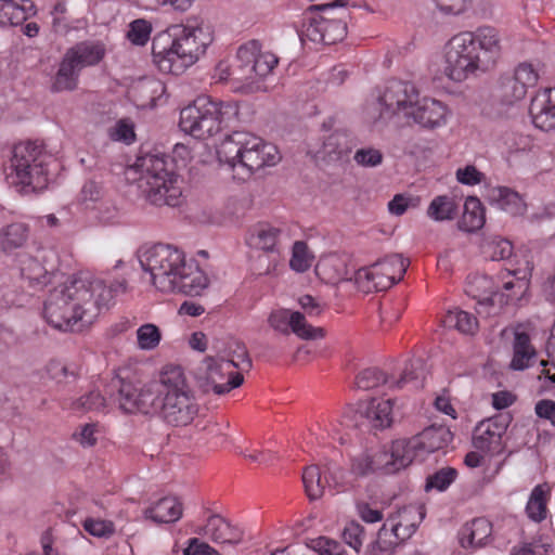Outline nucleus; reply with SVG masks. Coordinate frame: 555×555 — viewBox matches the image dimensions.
I'll list each match as a JSON object with an SVG mask.
<instances>
[{
    "instance_id": "obj_21",
    "label": "nucleus",
    "mask_w": 555,
    "mask_h": 555,
    "mask_svg": "<svg viewBox=\"0 0 555 555\" xmlns=\"http://www.w3.org/2000/svg\"><path fill=\"white\" fill-rule=\"evenodd\" d=\"M281 234V229L267 222H259L248 229L245 243L251 249L280 257L283 250Z\"/></svg>"
},
{
    "instance_id": "obj_39",
    "label": "nucleus",
    "mask_w": 555,
    "mask_h": 555,
    "mask_svg": "<svg viewBox=\"0 0 555 555\" xmlns=\"http://www.w3.org/2000/svg\"><path fill=\"white\" fill-rule=\"evenodd\" d=\"M21 274L29 282L33 287L42 288L51 282V274L36 258L22 255L20 256Z\"/></svg>"
},
{
    "instance_id": "obj_11",
    "label": "nucleus",
    "mask_w": 555,
    "mask_h": 555,
    "mask_svg": "<svg viewBox=\"0 0 555 555\" xmlns=\"http://www.w3.org/2000/svg\"><path fill=\"white\" fill-rule=\"evenodd\" d=\"M199 411L198 400L182 374L171 376L159 417L168 425L185 427L196 420Z\"/></svg>"
},
{
    "instance_id": "obj_37",
    "label": "nucleus",
    "mask_w": 555,
    "mask_h": 555,
    "mask_svg": "<svg viewBox=\"0 0 555 555\" xmlns=\"http://www.w3.org/2000/svg\"><path fill=\"white\" fill-rule=\"evenodd\" d=\"M145 515L155 522H175L182 516V504L177 498L166 496L147 508Z\"/></svg>"
},
{
    "instance_id": "obj_58",
    "label": "nucleus",
    "mask_w": 555,
    "mask_h": 555,
    "mask_svg": "<svg viewBox=\"0 0 555 555\" xmlns=\"http://www.w3.org/2000/svg\"><path fill=\"white\" fill-rule=\"evenodd\" d=\"M514 79H516L526 89L534 87L539 79L538 72L529 63L519 64L514 72Z\"/></svg>"
},
{
    "instance_id": "obj_13",
    "label": "nucleus",
    "mask_w": 555,
    "mask_h": 555,
    "mask_svg": "<svg viewBox=\"0 0 555 555\" xmlns=\"http://www.w3.org/2000/svg\"><path fill=\"white\" fill-rule=\"evenodd\" d=\"M409 267V260L401 255L386 256L370 267L354 271V283L364 293L383 292L399 282Z\"/></svg>"
},
{
    "instance_id": "obj_41",
    "label": "nucleus",
    "mask_w": 555,
    "mask_h": 555,
    "mask_svg": "<svg viewBox=\"0 0 555 555\" xmlns=\"http://www.w3.org/2000/svg\"><path fill=\"white\" fill-rule=\"evenodd\" d=\"M79 73L80 69L77 67V65L66 54H64L59 69L54 76L52 90L61 92L76 89L78 85Z\"/></svg>"
},
{
    "instance_id": "obj_51",
    "label": "nucleus",
    "mask_w": 555,
    "mask_h": 555,
    "mask_svg": "<svg viewBox=\"0 0 555 555\" xmlns=\"http://www.w3.org/2000/svg\"><path fill=\"white\" fill-rule=\"evenodd\" d=\"M83 529L95 538L108 539L115 533V525L111 520L88 517L82 522Z\"/></svg>"
},
{
    "instance_id": "obj_42",
    "label": "nucleus",
    "mask_w": 555,
    "mask_h": 555,
    "mask_svg": "<svg viewBox=\"0 0 555 555\" xmlns=\"http://www.w3.org/2000/svg\"><path fill=\"white\" fill-rule=\"evenodd\" d=\"M47 377L56 385L74 383L79 377V367L74 363H66L59 359L50 360L46 365Z\"/></svg>"
},
{
    "instance_id": "obj_38",
    "label": "nucleus",
    "mask_w": 555,
    "mask_h": 555,
    "mask_svg": "<svg viewBox=\"0 0 555 555\" xmlns=\"http://www.w3.org/2000/svg\"><path fill=\"white\" fill-rule=\"evenodd\" d=\"M513 351L511 367L517 371L528 369L537 354L531 344L530 336L525 332L515 333Z\"/></svg>"
},
{
    "instance_id": "obj_24",
    "label": "nucleus",
    "mask_w": 555,
    "mask_h": 555,
    "mask_svg": "<svg viewBox=\"0 0 555 555\" xmlns=\"http://www.w3.org/2000/svg\"><path fill=\"white\" fill-rule=\"evenodd\" d=\"M317 275L328 284L354 280V271L349 268L347 256L331 254L320 258L315 266Z\"/></svg>"
},
{
    "instance_id": "obj_23",
    "label": "nucleus",
    "mask_w": 555,
    "mask_h": 555,
    "mask_svg": "<svg viewBox=\"0 0 555 555\" xmlns=\"http://www.w3.org/2000/svg\"><path fill=\"white\" fill-rule=\"evenodd\" d=\"M388 451L370 448L351 457L350 474L354 477H366L378 472L387 474Z\"/></svg>"
},
{
    "instance_id": "obj_6",
    "label": "nucleus",
    "mask_w": 555,
    "mask_h": 555,
    "mask_svg": "<svg viewBox=\"0 0 555 555\" xmlns=\"http://www.w3.org/2000/svg\"><path fill=\"white\" fill-rule=\"evenodd\" d=\"M52 156L42 143L25 141L15 144L7 166V180L18 192L36 193L48 188Z\"/></svg>"
},
{
    "instance_id": "obj_35",
    "label": "nucleus",
    "mask_w": 555,
    "mask_h": 555,
    "mask_svg": "<svg viewBox=\"0 0 555 555\" xmlns=\"http://www.w3.org/2000/svg\"><path fill=\"white\" fill-rule=\"evenodd\" d=\"M208 376L212 383V390L217 395L228 393L232 389L240 387L244 382V376L240 371L231 369L230 375L227 370L221 369L220 357L215 365H209Z\"/></svg>"
},
{
    "instance_id": "obj_8",
    "label": "nucleus",
    "mask_w": 555,
    "mask_h": 555,
    "mask_svg": "<svg viewBox=\"0 0 555 555\" xmlns=\"http://www.w3.org/2000/svg\"><path fill=\"white\" fill-rule=\"evenodd\" d=\"M139 188L146 199L156 206L176 207L181 203V179L166 166L164 158L149 156L143 159Z\"/></svg>"
},
{
    "instance_id": "obj_5",
    "label": "nucleus",
    "mask_w": 555,
    "mask_h": 555,
    "mask_svg": "<svg viewBox=\"0 0 555 555\" xmlns=\"http://www.w3.org/2000/svg\"><path fill=\"white\" fill-rule=\"evenodd\" d=\"M218 159L232 170L233 179L245 181L251 175L281 160L278 147L249 132L235 131L217 150Z\"/></svg>"
},
{
    "instance_id": "obj_16",
    "label": "nucleus",
    "mask_w": 555,
    "mask_h": 555,
    "mask_svg": "<svg viewBox=\"0 0 555 555\" xmlns=\"http://www.w3.org/2000/svg\"><path fill=\"white\" fill-rule=\"evenodd\" d=\"M393 402L391 399L372 398L360 401L356 411L344 415V425L359 427L366 424L374 429H384L392 424Z\"/></svg>"
},
{
    "instance_id": "obj_15",
    "label": "nucleus",
    "mask_w": 555,
    "mask_h": 555,
    "mask_svg": "<svg viewBox=\"0 0 555 555\" xmlns=\"http://www.w3.org/2000/svg\"><path fill=\"white\" fill-rule=\"evenodd\" d=\"M78 204L89 218L101 223L113 222L118 217V206L113 195L101 183L87 181L79 194Z\"/></svg>"
},
{
    "instance_id": "obj_63",
    "label": "nucleus",
    "mask_w": 555,
    "mask_h": 555,
    "mask_svg": "<svg viewBox=\"0 0 555 555\" xmlns=\"http://www.w3.org/2000/svg\"><path fill=\"white\" fill-rule=\"evenodd\" d=\"M313 547L320 553V555H344L345 553L340 543L325 537L317 539Z\"/></svg>"
},
{
    "instance_id": "obj_61",
    "label": "nucleus",
    "mask_w": 555,
    "mask_h": 555,
    "mask_svg": "<svg viewBox=\"0 0 555 555\" xmlns=\"http://www.w3.org/2000/svg\"><path fill=\"white\" fill-rule=\"evenodd\" d=\"M145 9H155L158 7L169 5L178 12L188 11L195 0H140Z\"/></svg>"
},
{
    "instance_id": "obj_33",
    "label": "nucleus",
    "mask_w": 555,
    "mask_h": 555,
    "mask_svg": "<svg viewBox=\"0 0 555 555\" xmlns=\"http://www.w3.org/2000/svg\"><path fill=\"white\" fill-rule=\"evenodd\" d=\"M552 489L548 483L537 485L526 504V515L534 522H541L546 519L548 514V502L551 500Z\"/></svg>"
},
{
    "instance_id": "obj_62",
    "label": "nucleus",
    "mask_w": 555,
    "mask_h": 555,
    "mask_svg": "<svg viewBox=\"0 0 555 555\" xmlns=\"http://www.w3.org/2000/svg\"><path fill=\"white\" fill-rule=\"evenodd\" d=\"M98 425L86 424L76 430L73 435L74 439L82 447H93L96 443Z\"/></svg>"
},
{
    "instance_id": "obj_55",
    "label": "nucleus",
    "mask_w": 555,
    "mask_h": 555,
    "mask_svg": "<svg viewBox=\"0 0 555 555\" xmlns=\"http://www.w3.org/2000/svg\"><path fill=\"white\" fill-rule=\"evenodd\" d=\"M457 472L452 467H444L429 476L426 481V489L446 490L456 478Z\"/></svg>"
},
{
    "instance_id": "obj_54",
    "label": "nucleus",
    "mask_w": 555,
    "mask_h": 555,
    "mask_svg": "<svg viewBox=\"0 0 555 555\" xmlns=\"http://www.w3.org/2000/svg\"><path fill=\"white\" fill-rule=\"evenodd\" d=\"M528 89L521 86L514 77L507 78L502 82L501 95L506 104H513L522 100Z\"/></svg>"
},
{
    "instance_id": "obj_36",
    "label": "nucleus",
    "mask_w": 555,
    "mask_h": 555,
    "mask_svg": "<svg viewBox=\"0 0 555 555\" xmlns=\"http://www.w3.org/2000/svg\"><path fill=\"white\" fill-rule=\"evenodd\" d=\"M451 437V433L443 427H428L414 436V446L418 448L422 457L444 448Z\"/></svg>"
},
{
    "instance_id": "obj_57",
    "label": "nucleus",
    "mask_w": 555,
    "mask_h": 555,
    "mask_svg": "<svg viewBox=\"0 0 555 555\" xmlns=\"http://www.w3.org/2000/svg\"><path fill=\"white\" fill-rule=\"evenodd\" d=\"M343 539L345 543L359 552L364 540L363 527L354 521L347 524L343 531Z\"/></svg>"
},
{
    "instance_id": "obj_1",
    "label": "nucleus",
    "mask_w": 555,
    "mask_h": 555,
    "mask_svg": "<svg viewBox=\"0 0 555 555\" xmlns=\"http://www.w3.org/2000/svg\"><path fill=\"white\" fill-rule=\"evenodd\" d=\"M126 291L125 280L77 279L54 288L43 307L48 324L61 332H77L91 325L109 309L115 296Z\"/></svg>"
},
{
    "instance_id": "obj_29",
    "label": "nucleus",
    "mask_w": 555,
    "mask_h": 555,
    "mask_svg": "<svg viewBox=\"0 0 555 555\" xmlns=\"http://www.w3.org/2000/svg\"><path fill=\"white\" fill-rule=\"evenodd\" d=\"M199 535L208 537L216 543H236L238 532L221 516L211 515L204 527L195 530Z\"/></svg>"
},
{
    "instance_id": "obj_17",
    "label": "nucleus",
    "mask_w": 555,
    "mask_h": 555,
    "mask_svg": "<svg viewBox=\"0 0 555 555\" xmlns=\"http://www.w3.org/2000/svg\"><path fill=\"white\" fill-rule=\"evenodd\" d=\"M420 361H413L405 365L399 379L388 377L383 371L376 367L365 369L356 377V385L359 389L371 390L378 387L387 389H402L409 385L411 388L422 386Z\"/></svg>"
},
{
    "instance_id": "obj_44",
    "label": "nucleus",
    "mask_w": 555,
    "mask_h": 555,
    "mask_svg": "<svg viewBox=\"0 0 555 555\" xmlns=\"http://www.w3.org/2000/svg\"><path fill=\"white\" fill-rule=\"evenodd\" d=\"M105 408L106 399L96 390H91L70 403H63V409L70 410L76 413L104 411Z\"/></svg>"
},
{
    "instance_id": "obj_27",
    "label": "nucleus",
    "mask_w": 555,
    "mask_h": 555,
    "mask_svg": "<svg viewBox=\"0 0 555 555\" xmlns=\"http://www.w3.org/2000/svg\"><path fill=\"white\" fill-rule=\"evenodd\" d=\"M65 54L81 70L100 63L105 55V47L100 42L82 41L68 49Z\"/></svg>"
},
{
    "instance_id": "obj_19",
    "label": "nucleus",
    "mask_w": 555,
    "mask_h": 555,
    "mask_svg": "<svg viewBox=\"0 0 555 555\" xmlns=\"http://www.w3.org/2000/svg\"><path fill=\"white\" fill-rule=\"evenodd\" d=\"M509 421V416L504 414L481 421L476 426L473 435V446L475 449L492 455L500 454L504 449L502 439L507 430Z\"/></svg>"
},
{
    "instance_id": "obj_46",
    "label": "nucleus",
    "mask_w": 555,
    "mask_h": 555,
    "mask_svg": "<svg viewBox=\"0 0 555 555\" xmlns=\"http://www.w3.org/2000/svg\"><path fill=\"white\" fill-rule=\"evenodd\" d=\"M27 238V228L23 223H11L0 231V249L10 251L24 244Z\"/></svg>"
},
{
    "instance_id": "obj_10",
    "label": "nucleus",
    "mask_w": 555,
    "mask_h": 555,
    "mask_svg": "<svg viewBox=\"0 0 555 555\" xmlns=\"http://www.w3.org/2000/svg\"><path fill=\"white\" fill-rule=\"evenodd\" d=\"M238 65L234 68L235 80L241 85L235 92L253 93L259 91L260 79L272 73L279 63L275 54L269 51H261L257 40H250L242 44L236 53Z\"/></svg>"
},
{
    "instance_id": "obj_9",
    "label": "nucleus",
    "mask_w": 555,
    "mask_h": 555,
    "mask_svg": "<svg viewBox=\"0 0 555 555\" xmlns=\"http://www.w3.org/2000/svg\"><path fill=\"white\" fill-rule=\"evenodd\" d=\"M171 376L164 375L159 380L149 383H133L117 379L114 387L117 395L114 400L125 413H141L144 415H158L162 411Z\"/></svg>"
},
{
    "instance_id": "obj_14",
    "label": "nucleus",
    "mask_w": 555,
    "mask_h": 555,
    "mask_svg": "<svg viewBox=\"0 0 555 555\" xmlns=\"http://www.w3.org/2000/svg\"><path fill=\"white\" fill-rule=\"evenodd\" d=\"M212 40L210 26L199 17L192 16L186 20L180 34L172 40V47H177L184 60L193 65L205 53Z\"/></svg>"
},
{
    "instance_id": "obj_50",
    "label": "nucleus",
    "mask_w": 555,
    "mask_h": 555,
    "mask_svg": "<svg viewBox=\"0 0 555 555\" xmlns=\"http://www.w3.org/2000/svg\"><path fill=\"white\" fill-rule=\"evenodd\" d=\"M152 29L151 22L144 18H137L129 24L127 39L134 46L143 47L149 42Z\"/></svg>"
},
{
    "instance_id": "obj_64",
    "label": "nucleus",
    "mask_w": 555,
    "mask_h": 555,
    "mask_svg": "<svg viewBox=\"0 0 555 555\" xmlns=\"http://www.w3.org/2000/svg\"><path fill=\"white\" fill-rule=\"evenodd\" d=\"M184 555H220L217 550L211 547L206 542L197 538L189 540L188 547L184 550Z\"/></svg>"
},
{
    "instance_id": "obj_47",
    "label": "nucleus",
    "mask_w": 555,
    "mask_h": 555,
    "mask_svg": "<svg viewBox=\"0 0 555 555\" xmlns=\"http://www.w3.org/2000/svg\"><path fill=\"white\" fill-rule=\"evenodd\" d=\"M455 204L453 199L447 195H440L435 197L427 209L429 218L436 221L450 220L455 215Z\"/></svg>"
},
{
    "instance_id": "obj_59",
    "label": "nucleus",
    "mask_w": 555,
    "mask_h": 555,
    "mask_svg": "<svg viewBox=\"0 0 555 555\" xmlns=\"http://www.w3.org/2000/svg\"><path fill=\"white\" fill-rule=\"evenodd\" d=\"M328 480L331 481V489H335L336 491H345L349 487H352V480L348 479L345 470L337 466H328L327 467Z\"/></svg>"
},
{
    "instance_id": "obj_2",
    "label": "nucleus",
    "mask_w": 555,
    "mask_h": 555,
    "mask_svg": "<svg viewBox=\"0 0 555 555\" xmlns=\"http://www.w3.org/2000/svg\"><path fill=\"white\" fill-rule=\"evenodd\" d=\"M139 262L150 275L151 284L163 293L201 295L208 286V276L194 260H186L180 248L155 244L139 250Z\"/></svg>"
},
{
    "instance_id": "obj_7",
    "label": "nucleus",
    "mask_w": 555,
    "mask_h": 555,
    "mask_svg": "<svg viewBox=\"0 0 555 555\" xmlns=\"http://www.w3.org/2000/svg\"><path fill=\"white\" fill-rule=\"evenodd\" d=\"M238 104L235 101H217L198 98L180 112V129L198 140L211 138L229 128L238 118Z\"/></svg>"
},
{
    "instance_id": "obj_40",
    "label": "nucleus",
    "mask_w": 555,
    "mask_h": 555,
    "mask_svg": "<svg viewBox=\"0 0 555 555\" xmlns=\"http://www.w3.org/2000/svg\"><path fill=\"white\" fill-rule=\"evenodd\" d=\"M486 222L485 208L479 198L469 196L464 204V212L459 222L460 229L465 232L480 230Z\"/></svg>"
},
{
    "instance_id": "obj_30",
    "label": "nucleus",
    "mask_w": 555,
    "mask_h": 555,
    "mask_svg": "<svg viewBox=\"0 0 555 555\" xmlns=\"http://www.w3.org/2000/svg\"><path fill=\"white\" fill-rule=\"evenodd\" d=\"M219 357L221 358V369L227 370L230 375L231 369L243 374L248 372L253 365L246 346L237 340L229 341Z\"/></svg>"
},
{
    "instance_id": "obj_32",
    "label": "nucleus",
    "mask_w": 555,
    "mask_h": 555,
    "mask_svg": "<svg viewBox=\"0 0 555 555\" xmlns=\"http://www.w3.org/2000/svg\"><path fill=\"white\" fill-rule=\"evenodd\" d=\"M489 198L499 209L512 216H522L527 210V204L521 195L506 186L493 188Z\"/></svg>"
},
{
    "instance_id": "obj_53",
    "label": "nucleus",
    "mask_w": 555,
    "mask_h": 555,
    "mask_svg": "<svg viewBox=\"0 0 555 555\" xmlns=\"http://www.w3.org/2000/svg\"><path fill=\"white\" fill-rule=\"evenodd\" d=\"M353 160L361 167H377L384 160L380 150L373 146H364L354 152Z\"/></svg>"
},
{
    "instance_id": "obj_56",
    "label": "nucleus",
    "mask_w": 555,
    "mask_h": 555,
    "mask_svg": "<svg viewBox=\"0 0 555 555\" xmlns=\"http://www.w3.org/2000/svg\"><path fill=\"white\" fill-rule=\"evenodd\" d=\"M340 140L341 135L338 133L328 135L322 149L324 158H327L330 162H336L340 160L347 154V151L340 147Z\"/></svg>"
},
{
    "instance_id": "obj_34",
    "label": "nucleus",
    "mask_w": 555,
    "mask_h": 555,
    "mask_svg": "<svg viewBox=\"0 0 555 555\" xmlns=\"http://www.w3.org/2000/svg\"><path fill=\"white\" fill-rule=\"evenodd\" d=\"M165 85L155 78H144L132 89V96L142 107H154L165 94Z\"/></svg>"
},
{
    "instance_id": "obj_3",
    "label": "nucleus",
    "mask_w": 555,
    "mask_h": 555,
    "mask_svg": "<svg viewBox=\"0 0 555 555\" xmlns=\"http://www.w3.org/2000/svg\"><path fill=\"white\" fill-rule=\"evenodd\" d=\"M501 54L498 29L478 27L475 31L454 35L444 47V74L453 81L462 82L478 70L493 66Z\"/></svg>"
},
{
    "instance_id": "obj_60",
    "label": "nucleus",
    "mask_w": 555,
    "mask_h": 555,
    "mask_svg": "<svg viewBox=\"0 0 555 555\" xmlns=\"http://www.w3.org/2000/svg\"><path fill=\"white\" fill-rule=\"evenodd\" d=\"M455 177L462 184L477 185L483 180L485 175L474 165H466L465 167L457 168Z\"/></svg>"
},
{
    "instance_id": "obj_20",
    "label": "nucleus",
    "mask_w": 555,
    "mask_h": 555,
    "mask_svg": "<svg viewBox=\"0 0 555 555\" xmlns=\"http://www.w3.org/2000/svg\"><path fill=\"white\" fill-rule=\"evenodd\" d=\"M268 322L274 331L285 335L292 332L302 339H319L325 335L322 327L310 325L299 311L275 309L270 313Z\"/></svg>"
},
{
    "instance_id": "obj_4",
    "label": "nucleus",
    "mask_w": 555,
    "mask_h": 555,
    "mask_svg": "<svg viewBox=\"0 0 555 555\" xmlns=\"http://www.w3.org/2000/svg\"><path fill=\"white\" fill-rule=\"evenodd\" d=\"M380 118H412L422 128L434 130L447 125L451 114L443 102L434 98L420 99L411 82L390 80L379 96Z\"/></svg>"
},
{
    "instance_id": "obj_12",
    "label": "nucleus",
    "mask_w": 555,
    "mask_h": 555,
    "mask_svg": "<svg viewBox=\"0 0 555 555\" xmlns=\"http://www.w3.org/2000/svg\"><path fill=\"white\" fill-rule=\"evenodd\" d=\"M348 15L345 4L338 0L317 7L305 34L313 42L334 44L347 35Z\"/></svg>"
},
{
    "instance_id": "obj_43",
    "label": "nucleus",
    "mask_w": 555,
    "mask_h": 555,
    "mask_svg": "<svg viewBox=\"0 0 555 555\" xmlns=\"http://www.w3.org/2000/svg\"><path fill=\"white\" fill-rule=\"evenodd\" d=\"M302 483L310 500L321 498L326 489L331 487L327 476H323L318 465H310L302 473Z\"/></svg>"
},
{
    "instance_id": "obj_31",
    "label": "nucleus",
    "mask_w": 555,
    "mask_h": 555,
    "mask_svg": "<svg viewBox=\"0 0 555 555\" xmlns=\"http://www.w3.org/2000/svg\"><path fill=\"white\" fill-rule=\"evenodd\" d=\"M35 14V5L30 0H23L22 3L14 0H0V26L21 25Z\"/></svg>"
},
{
    "instance_id": "obj_26",
    "label": "nucleus",
    "mask_w": 555,
    "mask_h": 555,
    "mask_svg": "<svg viewBox=\"0 0 555 555\" xmlns=\"http://www.w3.org/2000/svg\"><path fill=\"white\" fill-rule=\"evenodd\" d=\"M153 61L164 74L180 75L191 66L180 51H178V48L172 47V43L169 48H163L162 50H158L157 44L154 43Z\"/></svg>"
},
{
    "instance_id": "obj_28",
    "label": "nucleus",
    "mask_w": 555,
    "mask_h": 555,
    "mask_svg": "<svg viewBox=\"0 0 555 555\" xmlns=\"http://www.w3.org/2000/svg\"><path fill=\"white\" fill-rule=\"evenodd\" d=\"M492 524L485 517H478L465 524L460 531V543L464 548L483 545L491 537Z\"/></svg>"
},
{
    "instance_id": "obj_52",
    "label": "nucleus",
    "mask_w": 555,
    "mask_h": 555,
    "mask_svg": "<svg viewBox=\"0 0 555 555\" xmlns=\"http://www.w3.org/2000/svg\"><path fill=\"white\" fill-rule=\"evenodd\" d=\"M137 339L141 349L151 350L158 346L160 341V332L154 324H143L137 331Z\"/></svg>"
},
{
    "instance_id": "obj_18",
    "label": "nucleus",
    "mask_w": 555,
    "mask_h": 555,
    "mask_svg": "<svg viewBox=\"0 0 555 555\" xmlns=\"http://www.w3.org/2000/svg\"><path fill=\"white\" fill-rule=\"evenodd\" d=\"M425 517L424 507L421 505H409L398 511L396 517L387 520L378 531V539L386 541L393 535L395 540H389V544H397L411 538Z\"/></svg>"
},
{
    "instance_id": "obj_25",
    "label": "nucleus",
    "mask_w": 555,
    "mask_h": 555,
    "mask_svg": "<svg viewBox=\"0 0 555 555\" xmlns=\"http://www.w3.org/2000/svg\"><path fill=\"white\" fill-rule=\"evenodd\" d=\"M415 460H423L418 448L414 446V437L397 439L388 452L387 474L396 473L409 466Z\"/></svg>"
},
{
    "instance_id": "obj_48",
    "label": "nucleus",
    "mask_w": 555,
    "mask_h": 555,
    "mask_svg": "<svg viewBox=\"0 0 555 555\" xmlns=\"http://www.w3.org/2000/svg\"><path fill=\"white\" fill-rule=\"evenodd\" d=\"M313 255L304 241H296L293 245L289 267L296 272H306L310 269L313 261Z\"/></svg>"
},
{
    "instance_id": "obj_45",
    "label": "nucleus",
    "mask_w": 555,
    "mask_h": 555,
    "mask_svg": "<svg viewBox=\"0 0 555 555\" xmlns=\"http://www.w3.org/2000/svg\"><path fill=\"white\" fill-rule=\"evenodd\" d=\"M446 327H453L463 334H474L477 331V319L463 310H449L443 318Z\"/></svg>"
},
{
    "instance_id": "obj_22",
    "label": "nucleus",
    "mask_w": 555,
    "mask_h": 555,
    "mask_svg": "<svg viewBox=\"0 0 555 555\" xmlns=\"http://www.w3.org/2000/svg\"><path fill=\"white\" fill-rule=\"evenodd\" d=\"M529 113L533 125L543 130L555 129V88L539 90L532 98Z\"/></svg>"
},
{
    "instance_id": "obj_49",
    "label": "nucleus",
    "mask_w": 555,
    "mask_h": 555,
    "mask_svg": "<svg viewBox=\"0 0 555 555\" xmlns=\"http://www.w3.org/2000/svg\"><path fill=\"white\" fill-rule=\"evenodd\" d=\"M482 253L491 260H503L512 256L513 245L506 238L493 237L482 245Z\"/></svg>"
}]
</instances>
